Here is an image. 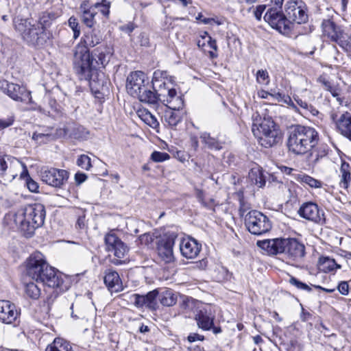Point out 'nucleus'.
Returning <instances> with one entry per match:
<instances>
[{"mask_svg":"<svg viewBox=\"0 0 351 351\" xmlns=\"http://www.w3.org/2000/svg\"><path fill=\"white\" fill-rule=\"evenodd\" d=\"M25 271L30 278L49 287L60 288L63 284L62 275L47 263L40 252H35L27 259Z\"/></svg>","mask_w":351,"mask_h":351,"instance_id":"nucleus-1","label":"nucleus"},{"mask_svg":"<svg viewBox=\"0 0 351 351\" xmlns=\"http://www.w3.org/2000/svg\"><path fill=\"white\" fill-rule=\"evenodd\" d=\"M257 245L269 255L282 254L291 265L300 263L306 254L304 245L295 238L258 241Z\"/></svg>","mask_w":351,"mask_h":351,"instance_id":"nucleus-2","label":"nucleus"},{"mask_svg":"<svg viewBox=\"0 0 351 351\" xmlns=\"http://www.w3.org/2000/svg\"><path fill=\"white\" fill-rule=\"evenodd\" d=\"M46 212L41 204H29L17 210L14 222L26 237H30L35 230L44 224Z\"/></svg>","mask_w":351,"mask_h":351,"instance_id":"nucleus-3","label":"nucleus"},{"mask_svg":"<svg viewBox=\"0 0 351 351\" xmlns=\"http://www.w3.org/2000/svg\"><path fill=\"white\" fill-rule=\"evenodd\" d=\"M318 141V133L313 128L297 125L289 131L287 147L293 154L303 155L313 149Z\"/></svg>","mask_w":351,"mask_h":351,"instance_id":"nucleus-4","label":"nucleus"},{"mask_svg":"<svg viewBox=\"0 0 351 351\" xmlns=\"http://www.w3.org/2000/svg\"><path fill=\"white\" fill-rule=\"evenodd\" d=\"M15 29L29 45L43 46L50 38V33L27 19L16 18L14 21Z\"/></svg>","mask_w":351,"mask_h":351,"instance_id":"nucleus-5","label":"nucleus"},{"mask_svg":"<svg viewBox=\"0 0 351 351\" xmlns=\"http://www.w3.org/2000/svg\"><path fill=\"white\" fill-rule=\"evenodd\" d=\"M126 89L131 96L138 98L142 102L154 103L156 97L150 90L148 77L142 71L132 72L128 75Z\"/></svg>","mask_w":351,"mask_h":351,"instance_id":"nucleus-6","label":"nucleus"},{"mask_svg":"<svg viewBox=\"0 0 351 351\" xmlns=\"http://www.w3.org/2000/svg\"><path fill=\"white\" fill-rule=\"evenodd\" d=\"M73 68L81 80H90L92 71L96 69L94 60L91 58L88 49L77 45L73 49Z\"/></svg>","mask_w":351,"mask_h":351,"instance_id":"nucleus-7","label":"nucleus"},{"mask_svg":"<svg viewBox=\"0 0 351 351\" xmlns=\"http://www.w3.org/2000/svg\"><path fill=\"white\" fill-rule=\"evenodd\" d=\"M261 145L265 147H271L278 143L282 139V133L279 127L271 117H264L259 124V131H256Z\"/></svg>","mask_w":351,"mask_h":351,"instance_id":"nucleus-8","label":"nucleus"},{"mask_svg":"<svg viewBox=\"0 0 351 351\" xmlns=\"http://www.w3.org/2000/svg\"><path fill=\"white\" fill-rule=\"evenodd\" d=\"M21 168L23 169L21 177L24 178L28 172L23 163L8 155L0 156V178L4 182L12 181L17 176Z\"/></svg>","mask_w":351,"mask_h":351,"instance_id":"nucleus-9","label":"nucleus"},{"mask_svg":"<svg viewBox=\"0 0 351 351\" xmlns=\"http://www.w3.org/2000/svg\"><path fill=\"white\" fill-rule=\"evenodd\" d=\"M245 225L253 234L261 235L269 232L271 228L269 219L260 211L252 210L245 215Z\"/></svg>","mask_w":351,"mask_h":351,"instance_id":"nucleus-10","label":"nucleus"},{"mask_svg":"<svg viewBox=\"0 0 351 351\" xmlns=\"http://www.w3.org/2000/svg\"><path fill=\"white\" fill-rule=\"evenodd\" d=\"M167 71L156 70L154 72L152 82L154 92L152 91V93L156 99L153 104H156L158 101H162L165 99V97H168V95L174 93L172 84L167 82Z\"/></svg>","mask_w":351,"mask_h":351,"instance_id":"nucleus-11","label":"nucleus"},{"mask_svg":"<svg viewBox=\"0 0 351 351\" xmlns=\"http://www.w3.org/2000/svg\"><path fill=\"white\" fill-rule=\"evenodd\" d=\"M0 89L11 99L25 104L32 103L31 92L25 86L10 83L6 80L0 81Z\"/></svg>","mask_w":351,"mask_h":351,"instance_id":"nucleus-12","label":"nucleus"},{"mask_svg":"<svg viewBox=\"0 0 351 351\" xmlns=\"http://www.w3.org/2000/svg\"><path fill=\"white\" fill-rule=\"evenodd\" d=\"M285 16L289 24L296 23H305L308 21V14L304 3L302 1H289L285 5Z\"/></svg>","mask_w":351,"mask_h":351,"instance_id":"nucleus-13","label":"nucleus"},{"mask_svg":"<svg viewBox=\"0 0 351 351\" xmlns=\"http://www.w3.org/2000/svg\"><path fill=\"white\" fill-rule=\"evenodd\" d=\"M105 243L106 250L108 252H113L114 255V258L111 260V263L115 265H121L123 263L121 258H124L128 251V247L114 233H109L106 235Z\"/></svg>","mask_w":351,"mask_h":351,"instance_id":"nucleus-14","label":"nucleus"},{"mask_svg":"<svg viewBox=\"0 0 351 351\" xmlns=\"http://www.w3.org/2000/svg\"><path fill=\"white\" fill-rule=\"evenodd\" d=\"M264 19L280 32H286L290 29L285 14L279 8L271 7L265 13Z\"/></svg>","mask_w":351,"mask_h":351,"instance_id":"nucleus-15","label":"nucleus"},{"mask_svg":"<svg viewBox=\"0 0 351 351\" xmlns=\"http://www.w3.org/2000/svg\"><path fill=\"white\" fill-rule=\"evenodd\" d=\"M43 182L53 187H61L69 178V173L64 169L51 168L43 169L40 172Z\"/></svg>","mask_w":351,"mask_h":351,"instance_id":"nucleus-16","label":"nucleus"},{"mask_svg":"<svg viewBox=\"0 0 351 351\" xmlns=\"http://www.w3.org/2000/svg\"><path fill=\"white\" fill-rule=\"evenodd\" d=\"M176 235L171 234L160 237L156 241L158 256L165 263H171L174 260L173 247Z\"/></svg>","mask_w":351,"mask_h":351,"instance_id":"nucleus-17","label":"nucleus"},{"mask_svg":"<svg viewBox=\"0 0 351 351\" xmlns=\"http://www.w3.org/2000/svg\"><path fill=\"white\" fill-rule=\"evenodd\" d=\"M215 317L214 307L211 305H206L197 312L195 318L199 328L209 330L214 325Z\"/></svg>","mask_w":351,"mask_h":351,"instance_id":"nucleus-18","label":"nucleus"},{"mask_svg":"<svg viewBox=\"0 0 351 351\" xmlns=\"http://www.w3.org/2000/svg\"><path fill=\"white\" fill-rule=\"evenodd\" d=\"M300 217L315 223H321L324 219V214L318 208V206L313 202L304 203L298 210Z\"/></svg>","mask_w":351,"mask_h":351,"instance_id":"nucleus-19","label":"nucleus"},{"mask_svg":"<svg viewBox=\"0 0 351 351\" xmlns=\"http://www.w3.org/2000/svg\"><path fill=\"white\" fill-rule=\"evenodd\" d=\"M201 248V244L193 238H184L180 243L181 254L188 259L196 258L199 254Z\"/></svg>","mask_w":351,"mask_h":351,"instance_id":"nucleus-20","label":"nucleus"},{"mask_svg":"<svg viewBox=\"0 0 351 351\" xmlns=\"http://www.w3.org/2000/svg\"><path fill=\"white\" fill-rule=\"evenodd\" d=\"M322 33L324 37L330 41L339 43L342 38V31L340 27L330 20H324L322 23Z\"/></svg>","mask_w":351,"mask_h":351,"instance_id":"nucleus-21","label":"nucleus"},{"mask_svg":"<svg viewBox=\"0 0 351 351\" xmlns=\"http://www.w3.org/2000/svg\"><path fill=\"white\" fill-rule=\"evenodd\" d=\"M17 315L14 304L8 300H0V321L9 324L16 319Z\"/></svg>","mask_w":351,"mask_h":351,"instance_id":"nucleus-22","label":"nucleus"},{"mask_svg":"<svg viewBox=\"0 0 351 351\" xmlns=\"http://www.w3.org/2000/svg\"><path fill=\"white\" fill-rule=\"evenodd\" d=\"M104 281L110 292H119L123 290V285L119 274L111 269L105 271Z\"/></svg>","mask_w":351,"mask_h":351,"instance_id":"nucleus-23","label":"nucleus"},{"mask_svg":"<svg viewBox=\"0 0 351 351\" xmlns=\"http://www.w3.org/2000/svg\"><path fill=\"white\" fill-rule=\"evenodd\" d=\"M336 125L340 134L351 141V113L341 114L336 121Z\"/></svg>","mask_w":351,"mask_h":351,"instance_id":"nucleus-24","label":"nucleus"},{"mask_svg":"<svg viewBox=\"0 0 351 351\" xmlns=\"http://www.w3.org/2000/svg\"><path fill=\"white\" fill-rule=\"evenodd\" d=\"M113 53V48L110 46H101L97 48L95 50V54L97 56L98 60L94 61L95 64H101L103 67H105L110 62Z\"/></svg>","mask_w":351,"mask_h":351,"instance_id":"nucleus-25","label":"nucleus"},{"mask_svg":"<svg viewBox=\"0 0 351 351\" xmlns=\"http://www.w3.org/2000/svg\"><path fill=\"white\" fill-rule=\"evenodd\" d=\"M199 138L202 143L206 148L215 151H219L223 148L225 143L218 138L211 136L210 134L208 132H202Z\"/></svg>","mask_w":351,"mask_h":351,"instance_id":"nucleus-26","label":"nucleus"},{"mask_svg":"<svg viewBox=\"0 0 351 351\" xmlns=\"http://www.w3.org/2000/svg\"><path fill=\"white\" fill-rule=\"evenodd\" d=\"M162 102L168 108L167 110H184V101L181 95H178L176 89L174 93L168 95Z\"/></svg>","mask_w":351,"mask_h":351,"instance_id":"nucleus-27","label":"nucleus"},{"mask_svg":"<svg viewBox=\"0 0 351 351\" xmlns=\"http://www.w3.org/2000/svg\"><path fill=\"white\" fill-rule=\"evenodd\" d=\"M185 114L184 110H166L164 119L169 126L176 127L182 121Z\"/></svg>","mask_w":351,"mask_h":351,"instance_id":"nucleus-28","label":"nucleus"},{"mask_svg":"<svg viewBox=\"0 0 351 351\" xmlns=\"http://www.w3.org/2000/svg\"><path fill=\"white\" fill-rule=\"evenodd\" d=\"M341 266L336 263L335 259L328 256L320 257L318 261V269L324 273L334 272Z\"/></svg>","mask_w":351,"mask_h":351,"instance_id":"nucleus-29","label":"nucleus"},{"mask_svg":"<svg viewBox=\"0 0 351 351\" xmlns=\"http://www.w3.org/2000/svg\"><path fill=\"white\" fill-rule=\"evenodd\" d=\"M266 174L262 168L259 167H253L249 172V178L251 182L258 187H263L266 183Z\"/></svg>","mask_w":351,"mask_h":351,"instance_id":"nucleus-30","label":"nucleus"},{"mask_svg":"<svg viewBox=\"0 0 351 351\" xmlns=\"http://www.w3.org/2000/svg\"><path fill=\"white\" fill-rule=\"evenodd\" d=\"M45 351H73L70 343L62 339L57 337L53 341L47 346Z\"/></svg>","mask_w":351,"mask_h":351,"instance_id":"nucleus-31","label":"nucleus"},{"mask_svg":"<svg viewBox=\"0 0 351 351\" xmlns=\"http://www.w3.org/2000/svg\"><path fill=\"white\" fill-rule=\"evenodd\" d=\"M295 180L303 184H306L311 188L320 189L322 187V182L305 173H298L295 176Z\"/></svg>","mask_w":351,"mask_h":351,"instance_id":"nucleus-32","label":"nucleus"},{"mask_svg":"<svg viewBox=\"0 0 351 351\" xmlns=\"http://www.w3.org/2000/svg\"><path fill=\"white\" fill-rule=\"evenodd\" d=\"M83 40L84 43L83 46H85L87 49H88V47H93L100 43L101 40V36L99 32L93 29L86 33Z\"/></svg>","mask_w":351,"mask_h":351,"instance_id":"nucleus-33","label":"nucleus"},{"mask_svg":"<svg viewBox=\"0 0 351 351\" xmlns=\"http://www.w3.org/2000/svg\"><path fill=\"white\" fill-rule=\"evenodd\" d=\"M351 167L349 163L343 162L340 167V177L341 180L339 182L340 186L343 189H348L350 182L351 180L350 176Z\"/></svg>","mask_w":351,"mask_h":351,"instance_id":"nucleus-34","label":"nucleus"},{"mask_svg":"<svg viewBox=\"0 0 351 351\" xmlns=\"http://www.w3.org/2000/svg\"><path fill=\"white\" fill-rule=\"evenodd\" d=\"M160 303L165 306H172L177 302V295L171 289H166L159 294Z\"/></svg>","mask_w":351,"mask_h":351,"instance_id":"nucleus-35","label":"nucleus"},{"mask_svg":"<svg viewBox=\"0 0 351 351\" xmlns=\"http://www.w3.org/2000/svg\"><path fill=\"white\" fill-rule=\"evenodd\" d=\"M138 117L144 121L146 124L153 128H156L158 126L159 123L157 121L154 115H153L147 109H140L137 111Z\"/></svg>","mask_w":351,"mask_h":351,"instance_id":"nucleus-36","label":"nucleus"},{"mask_svg":"<svg viewBox=\"0 0 351 351\" xmlns=\"http://www.w3.org/2000/svg\"><path fill=\"white\" fill-rule=\"evenodd\" d=\"M88 130L82 125L71 126L69 137L77 140H82L88 136Z\"/></svg>","mask_w":351,"mask_h":351,"instance_id":"nucleus-37","label":"nucleus"},{"mask_svg":"<svg viewBox=\"0 0 351 351\" xmlns=\"http://www.w3.org/2000/svg\"><path fill=\"white\" fill-rule=\"evenodd\" d=\"M26 295L33 300L38 299L40 295V289L34 282H28L25 285Z\"/></svg>","mask_w":351,"mask_h":351,"instance_id":"nucleus-38","label":"nucleus"},{"mask_svg":"<svg viewBox=\"0 0 351 351\" xmlns=\"http://www.w3.org/2000/svg\"><path fill=\"white\" fill-rule=\"evenodd\" d=\"M311 151V152L309 156V161L313 165L317 164L319 158L324 157L327 154L325 149L316 148V146Z\"/></svg>","mask_w":351,"mask_h":351,"instance_id":"nucleus-39","label":"nucleus"},{"mask_svg":"<svg viewBox=\"0 0 351 351\" xmlns=\"http://www.w3.org/2000/svg\"><path fill=\"white\" fill-rule=\"evenodd\" d=\"M146 302V307L154 309L155 306L156 304V299L157 296L159 297L158 291L155 289L152 291L148 292L146 295H144Z\"/></svg>","mask_w":351,"mask_h":351,"instance_id":"nucleus-40","label":"nucleus"},{"mask_svg":"<svg viewBox=\"0 0 351 351\" xmlns=\"http://www.w3.org/2000/svg\"><path fill=\"white\" fill-rule=\"evenodd\" d=\"M97 12L93 10L84 11L82 13V19L83 23L88 27H92L95 23V16Z\"/></svg>","mask_w":351,"mask_h":351,"instance_id":"nucleus-41","label":"nucleus"},{"mask_svg":"<svg viewBox=\"0 0 351 351\" xmlns=\"http://www.w3.org/2000/svg\"><path fill=\"white\" fill-rule=\"evenodd\" d=\"M53 14L51 13L44 12L40 16L39 20L37 23H36L38 26L41 27L43 29H47V27H49L53 20Z\"/></svg>","mask_w":351,"mask_h":351,"instance_id":"nucleus-42","label":"nucleus"},{"mask_svg":"<svg viewBox=\"0 0 351 351\" xmlns=\"http://www.w3.org/2000/svg\"><path fill=\"white\" fill-rule=\"evenodd\" d=\"M256 78L257 83L262 85H268L270 78L267 70L260 69L256 72Z\"/></svg>","mask_w":351,"mask_h":351,"instance_id":"nucleus-43","label":"nucleus"},{"mask_svg":"<svg viewBox=\"0 0 351 351\" xmlns=\"http://www.w3.org/2000/svg\"><path fill=\"white\" fill-rule=\"evenodd\" d=\"M294 100L296 104L300 106L302 109L306 111H309L313 115H317L318 110L315 109L313 106L308 104L306 101H303L299 97H294Z\"/></svg>","mask_w":351,"mask_h":351,"instance_id":"nucleus-44","label":"nucleus"},{"mask_svg":"<svg viewBox=\"0 0 351 351\" xmlns=\"http://www.w3.org/2000/svg\"><path fill=\"white\" fill-rule=\"evenodd\" d=\"M111 3L108 0H102L100 3H96L94 4L95 8H99L101 13L105 16H108L110 14V8Z\"/></svg>","mask_w":351,"mask_h":351,"instance_id":"nucleus-45","label":"nucleus"},{"mask_svg":"<svg viewBox=\"0 0 351 351\" xmlns=\"http://www.w3.org/2000/svg\"><path fill=\"white\" fill-rule=\"evenodd\" d=\"M77 165L86 171L89 170L92 167L90 157L84 154L81 155L78 158Z\"/></svg>","mask_w":351,"mask_h":351,"instance_id":"nucleus-46","label":"nucleus"},{"mask_svg":"<svg viewBox=\"0 0 351 351\" xmlns=\"http://www.w3.org/2000/svg\"><path fill=\"white\" fill-rule=\"evenodd\" d=\"M170 156L166 152L154 151L151 154V159L155 162H162L168 160Z\"/></svg>","mask_w":351,"mask_h":351,"instance_id":"nucleus-47","label":"nucleus"},{"mask_svg":"<svg viewBox=\"0 0 351 351\" xmlns=\"http://www.w3.org/2000/svg\"><path fill=\"white\" fill-rule=\"evenodd\" d=\"M252 131L254 134V135H257L256 131H259V124L261 123V121H263L261 119V115L258 112H255L252 115Z\"/></svg>","mask_w":351,"mask_h":351,"instance_id":"nucleus-48","label":"nucleus"},{"mask_svg":"<svg viewBox=\"0 0 351 351\" xmlns=\"http://www.w3.org/2000/svg\"><path fill=\"white\" fill-rule=\"evenodd\" d=\"M156 239H157V236L149 232L143 234L139 237L141 243L145 245L152 244Z\"/></svg>","mask_w":351,"mask_h":351,"instance_id":"nucleus-49","label":"nucleus"},{"mask_svg":"<svg viewBox=\"0 0 351 351\" xmlns=\"http://www.w3.org/2000/svg\"><path fill=\"white\" fill-rule=\"evenodd\" d=\"M130 299L133 302L134 304L138 308L146 306V302L144 295L133 294Z\"/></svg>","mask_w":351,"mask_h":351,"instance_id":"nucleus-50","label":"nucleus"},{"mask_svg":"<svg viewBox=\"0 0 351 351\" xmlns=\"http://www.w3.org/2000/svg\"><path fill=\"white\" fill-rule=\"evenodd\" d=\"M32 138L39 143H43L52 138V135L49 133L44 132H34L32 135Z\"/></svg>","mask_w":351,"mask_h":351,"instance_id":"nucleus-51","label":"nucleus"},{"mask_svg":"<svg viewBox=\"0 0 351 351\" xmlns=\"http://www.w3.org/2000/svg\"><path fill=\"white\" fill-rule=\"evenodd\" d=\"M289 282L291 285L296 287L300 289H303L308 292H310L311 291V288L308 285L300 281L295 277H291V278L289 279Z\"/></svg>","mask_w":351,"mask_h":351,"instance_id":"nucleus-52","label":"nucleus"},{"mask_svg":"<svg viewBox=\"0 0 351 351\" xmlns=\"http://www.w3.org/2000/svg\"><path fill=\"white\" fill-rule=\"evenodd\" d=\"M69 25L73 31V38L76 39L80 34V30L78 26L77 19L74 17H71L69 19Z\"/></svg>","mask_w":351,"mask_h":351,"instance_id":"nucleus-53","label":"nucleus"},{"mask_svg":"<svg viewBox=\"0 0 351 351\" xmlns=\"http://www.w3.org/2000/svg\"><path fill=\"white\" fill-rule=\"evenodd\" d=\"M337 290L343 295H347L349 293L350 285L348 281H341L337 286Z\"/></svg>","mask_w":351,"mask_h":351,"instance_id":"nucleus-54","label":"nucleus"},{"mask_svg":"<svg viewBox=\"0 0 351 351\" xmlns=\"http://www.w3.org/2000/svg\"><path fill=\"white\" fill-rule=\"evenodd\" d=\"M267 181L269 182V184L271 185V186H278V188H281V187L284 186L283 183L280 181H278L277 180V178L274 175L268 174Z\"/></svg>","mask_w":351,"mask_h":351,"instance_id":"nucleus-55","label":"nucleus"},{"mask_svg":"<svg viewBox=\"0 0 351 351\" xmlns=\"http://www.w3.org/2000/svg\"><path fill=\"white\" fill-rule=\"evenodd\" d=\"M271 97L275 101H284L285 103H287L288 100L291 99L289 97H287L285 95L282 94L279 92L271 93Z\"/></svg>","mask_w":351,"mask_h":351,"instance_id":"nucleus-56","label":"nucleus"},{"mask_svg":"<svg viewBox=\"0 0 351 351\" xmlns=\"http://www.w3.org/2000/svg\"><path fill=\"white\" fill-rule=\"evenodd\" d=\"M196 19L201 21L204 24H211L213 22L217 25H221L222 23L218 20H215L214 18H205L202 14H199L196 17Z\"/></svg>","mask_w":351,"mask_h":351,"instance_id":"nucleus-57","label":"nucleus"},{"mask_svg":"<svg viewBox=\"0 0 351 351\" xmlns=\"http://www.w3.org/2000/svg\"><path fill=\"white\" fill-rule=\"evenodd\" d=\"M265 5H259L255 9H253L254 16L258 21L261 19L262 14L265 11Z\"/></svg>","mask_w":351,"mask_h":351,"instance_id":"nucleus-58","label":"nucleus"},{"mask_svg":"<svg viewBox=\"0 0 351 351\" xmlns=\"http://www.w3.org/2000/svg\"><path fill=\"white\" fill-rule=\"evenodd\" d=\"M14 119L13 117H9L6 119H0V130L12 125L14 123Z\"/></svg>","mask_w":351,"mask_h":351,"instance_id":"nucleus-59","label":"nucleus"},{"mask_svg":"<svg viewBox=\"0 0 351 351\" xmlns=\"http://www.w3.org/2000/svg\"><path fill=\"white\" fill-rule=\"evenodd\" d=\"M27 186L28 189L32 192H36L38 189L37 182L32 180L29 177L26 179Z\"/></svg>","mask_w":351,"mask_h":351,"instance_id":"nucleus-60","label":"nucleus"},{"mask_svg":"<svg viewBox=\"0 0 351 351\" xmlns=\"http://www.w3.org/2000/svg\"><path fill=\"white\" fill-rule=\"evenodd\" d=\"M250 209V206L248 204L245 203L244 201H240V206H239V214L241 217H244L249 210Z\"/></svg>","mask_w":351,"mask_h":351,"instance_id":"nucleus-61","label":"nucleus"},{"mask_svg":"<svg viewBox=\"0 0 351 351\" xmlns=\"http://www.w3.org/2000/svg\"><path fill=\"white\" fill-rule=\"evenodd\" d=\"M187 339L189 342L192 343L196 341H203L204 339V337L203 335H200L197 333H191L187 337Z\"/></svg>","mask_w":351,"mask_h":351,"instance_id":"nucleus-62","label":"nucleus"},{"mask_svg":"<svg viewBox=\"0 0 351 351\" xmlns=\"http://www.w3.org/2000/svg\"><path fill=\"white\" fill-rule=\"evenodd\" d=\"M70 130H71V126H67L64 128H59L57 130V135L59 137H64L66 136H69Z\"/></svg>","mask_w":351,"mask_h":351,"instance_id":"nucleus-63","label":"nucleus"},{"mask_svg":"<svg viewBox=\"0 0 351 351\" xmlns=\"http://www.w3.org/2000/svg\"><path fill=\"white\" fill-rule=\"evenodd\" d=\"M134 25L132 23H129L126 25H122L119 27L120 30L125 32L128 34H130L134 29Z\"/></svg>","mask_w":351,"mask_h":351,"instance_id":"nucleus-64","label":"nucleus"}]
</instances>
